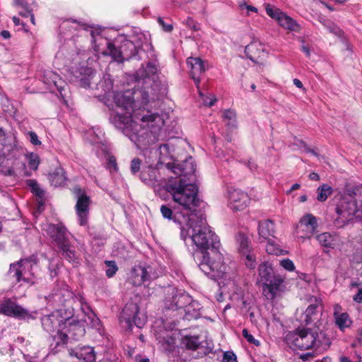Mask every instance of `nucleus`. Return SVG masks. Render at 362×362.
<instances>
[{
	"label": "nucleus",
	"mask_w": 362,
	"mask_h": 362,
	"mask_svg": "<svg viewBox=\"0 0 362 362\" xmlns=\"http://www.w3.org/2000/svg\"><path fill=\"white\" fill-rule=\"evenodd\" d=\"M221 247L218 236L211 226L205 225V264L209 269V272L205 270V274L211 278L222 277L226 273L227 265Z\"/></svg>",
	"instance_id": "obj_4"
},
{
	"label": "nucleus",
	"mask_w": 362,
	"mask_h": 362,
	"mask_svg": "<svg viewBox=\"0 0 362 362\" xmlns=\"http://www.w3.org/2000/svg\"><path fill=\"white\" fill-rule=\"evenodd\" d=\"M353 300L358 303H362V287L359 288L356 295H354Z\"/></svg>",
	"instance_id": "obj_62"
},
{
	"label": "nucleus",
	"mask_w": 362,
	"mask_h": 362,
	"mask_svg": "<svg viewBox=\"0 0 362 362\" xmlns=\"http://www.w3.org/2000/svg\"><path fill=\"white\" fill-rule=\"evenodd\" d=\"M323 25L329 33L339 37H341L343 36L344 32L342 30L334 23L329 21H324Z\"/></svg>",
	"instance_id": "obj_43"
},
{
	"label": "nucleus",
	"mask_w": 362,
	"mask_h": 362,
	"mask_svg": "<svg viewBox=\"0 0 362 362\" xmlns=\"http://www.w3.org/2000/svg\"><path fill=\"white\" fill-rule=\"evenodd\" d=\"M235 240L240 254L245 253L248 250L253 249L249 238L242 231H239L235 234Z\"/></svg>",
	"instance_id": "obj_31"
},
{
	"label": "nucleus",
	"mask_w": 362,
	"mask_h": 362,
	"mask_svg": "<svg viewBox=\"0 0 362 362\" xmlns=\"http://www.w3.org/2000/svg\"><path fill=\"white\" fill-rule=\"evenodd\" d=\"M16 4L25 9L28 13H30V8L28 4L25 0H16Z\"/></svg>",
	"instance_id": "obj_59"
},
{
	"label": "nucleus",
	"mask_w": 362,
	"mask_h": 362,
	"mask_svg": "<svg viewBox=\"0 0 362 362\" xmlns=\"http://www.w3.org/2000/svg\"><path fill=\"white\" fill-rule=\"evenodd\" d=\"M206 99L209 100L207 102L205 99V106L207 105L209 107L213 106L216 102L217 101V98L214 95L210 94L206 97Z\"/></svg>",
	"instance_id": "obj_58"
},
{
	"label": "nucleus",
	"mask_w": 362,
	"mask_h": 362,
	"mask_svg": "<svg viewBox=\"0 0 362 362\" xmlns=\"http://www.w3.org/2000/svg\"><path fill=\"white\" fill-rule=\"evenodd\" d=\"M173 196L175 202L179 204L185 209L194 211L199 204L197 198L198 189L188 179H175L168 182L165 189Z\"/></svg>",
	"instance_id": "obj_6"
},
{
	"label": "nucleus",
	"mask_w": 362,
	"mask_h": 362,
	"mask_svg": "<svg viewBox=\"0 0 362 362\" xmlns=\"http://www.w3.org/2000/svg\"><path fill=\"white\" fill-rule=\"evenodd\" d=\"M69 351L71 356L76 357L80 362H95V352L92 346H78Z\"/></svg>",
	"instance_id": "obj_23"
},
{
	"label": "nucleus",
	"mask_w": 362,
	"mask_h": 362,
	"mask_svg": "<svg viewBox=\"0 0 362 362\" xmlns=\"http://www.w3.org/2000/svg\"><path fill=\"white\" fill-rule=\"evenodd\" d=\"M107 49L110 55L118 62L128 61L132 58L139 59L141 42L137 37H134V40L124 39L119 45L109 42Z\"/></svg>",
	"instance_id": "obj_9"
},
{
	"label": "nucleus",
	"mask_w": 362,
	"mask_h": 362,
	"mask_svg": "<svg viewBox=\"0 0 362 362\" xmlns=\"http://www.w3.org/2000/svg\"><path fill=\"white\" fill-rule=\"evenodd\" d=\"M62 252V256L66 259L69 262H74L76 261L75 252L70 249L69 242L66 243L65 245L59 247Z\"/></svg>",
	"instance_id": "obj_39"
},
{
	"label": "nucleus",
	"mask_w": 362,
	"mask_h": 362,
	"mask_svg": "<svg viewBox=\"0 0 362 362\" xmlns=\"http://www.w3.org/2000/svg\"><path fill=\"white\" fill-rule=\"evenodd\" d=\"M66 180L67 178L64 170L61 167L56 168L55 170L49 175L50 183L55 187L64 185Z\"/></svg>",
	"instance_id": "obj_33"
},
{
	"label": "nucleus",
	"mask_w": 362,
	"mask_h": 362,
	"mask_svg": "<svg viewBox=\"0 0 362 362\" xmlns=\"http://www.w3.org/2000/svg\"><path fill=\"white\" fill-rule=\"evenodd\" d=\"M136 83L134 92H117L114 95V102L118 108L132 114L136 100L146 105L151 100H159L168 93L167 85L158 77V69L152 62L142 65L134 74Z\"/></svg>",
	"instance_id": "obj_1"
},
{
	"label": "nucleus",
	"mask_w": 362,
	"mask_h": 362,
	"mask_svg": "<svg viewBox=\"0 0 362 362\" xmlns=\"http://www.w3.org/2000/svg\"><path fill=\"white\" fill-rule=\"evenodd\" d=\"M107 168L110 170V173L117 172L118 167L116 161V158L114 156H110L108 159Z\"/></svg>",
	"instance_id": "obj_52"
},
{
	"label": "nucleus",
	"mask_w": 362,
	"mask_h": 362,
	"mask_svg": "<svg viewBox=\"0 0 362 362\" xmlns=\"http://www.w3.org/2000/svg\"><path fill=\"white\" fill-rule=\"evenodd\" d=\"M316 239L321 246L329 248H333L337 240L335 235L327 232L318 234L316 236Z\"/></svg>",
	"instance_id": "obj_34"
},
{
	"label": "nucleus",
	"mask_w": 362,
	"mask_h": 362,
	"mask_svg": "<svg viewBox=\"0 0 362 362\" xmlns=\"http://www.w3.org/2000/svg\"><path fill=\"white\" fill-rule=\"evenodd\" d=\"M280 265L288 272H292L295 269L293 262L289 259H284L281 260Z\"/></svg>",
	"instance_id": "obj_51"
},
{
	"label": "nucleus",
	"mask_w": 362,
	"mask_h": 362,
	"mask_svg": "<svg viewBox=\"0 0 362 362\" xmlns=\"http://www.w3.org/2000/svg\"><path fill=\"white\" fill-rule=\"evenodd\" d=\"M359 189L356 186L346 185L344 190V194L341 197H351L353 199H358V192Z\"/></svg>",
	"instance_id": "obj_44"
},
{
	"label": "nucleus",
	"mask_w": 362,
	"mask_h": 362,
	"mask_svg": "<svg viewBox=\"0 0 362 362\" xmlns=\"http://www.w3.org/2000/svg\"><path fill=\"white\" fill-rule=\"evenodd\" d=\"M0 314L25 320L32 317L30 313L22 305H19L16 299L4 298L0 301Z\"/></svg>",
	"instance_id": "obj_12"
},
{
	"label": "nucleus",
	"mask_w": 362,
	"mask_h": 362,
	"mask_svg": "<svg viewBox=\"0 0 362 362\" xmlns=\"http://www.w3.org/2000/svg\"><path fill=\"white\" fill-rule=\"evenodd\" d=\"M160 154L163 157H167L170 155V146L168 144H163L159 146Z\"/></svg>",
	"instance_id": "obj_54"
},
{
	"label": "nucleus",
	"mask_w": 362,
	"mask_h": 362,
	"mask_svg": "<svg viewBox=\"0 0 362 362\" xmlns=\"http://www.w3.org/2000/svg\"><path fill=\"white\" fill-rule=\"evenodd\" d=\"M243 336L247 340L250 344H255L256 346H259L260 345V342L255 339L254 337L249 333L247 329H243Z\"/></svg>",
	"instance_id": "obj_50"
},
{
	"label": "nucleus",
	"mask_w": 362,
	"mask_h": 362,
	"mask_svg": "<svg viewBox=\"0 0 362 362\" xmlns=\"http://www.w3.org/2000/svg\"><path fill=\"white\" fill-rule=\"evenodd\" d=\"M73 191L77 198L76 210L79 218V223L81 226H84L87 223L90 197L85 194L83 189L78 186L75 187Z\"/></svg>",
	"instance_id": "obj_16"
},
{
	"label": "nucleus",
	"mask_w": 362,
	"mask_h": 362,
	"mask_svg": "<svg viewBox=\"0 0 362 362\" xmlns=\"http://www.w3.org/2000/svg\"><path fill=\"white\" fill-rule=\"evenodd\" d=\"M240 255L245 257V264L247 268L254 269L256 267V255L254 253L253 249L248 250L245 253H240Z\"/></svg>",
	"instance_id": "obj_40"
},
{
	"label": "nucleus",
	"mask_w": 362,
	"mask_h": 362,
	"mask_svg": "<svg viewBox=\"0 0 362 362\" xmlns=\"http://www.w3.org/2000/svg\"><path fill=\"white\" fill-rule=\"evenodd\" d=\"M167 167L178 176L176 179L185 178L192 181L188 176H193L195 172V165L192 157L181 163H169L167 164Z\"/></svg>",
	"instance_id": "obj_17"
},
{
	"label": "nucleus",
	"mask_w": 362,
	"mask_h": 362,
	"mask_svg": "<svg viewBox=\"0 0 362 362\" xmlns=\"http://www.w3.org/2000/svg\"><path fill=\"white\" fill-rule=\"evenodd\" d=\"M140 180L146 185L151 186L154 191H158L162 188L166 189L168 183L164 177H161L158 169L152 167L151 165L144 166L139 175Z\"/></svg>",
	"instance_id": "obj_13"
},
{
	"label": "nucleus",
	"mask_w": 362,
	"mask_h": 362,
	"mask_svg": "<svg viewBox=\"0 0 362 362\" xmlns=\"http://www.w3.org/2000/svg\"><path fill=\"white\" fill-rule=\"evenodd\" d=\"M151 267H144L142 266L134 267L130 272L129 280L130 283L135 286H139L144 282L150 279Z\"/></svg>",
	"instance_id": "obj_24"
},
{
	"label": "nucleus",
	"mask_w": 362,
	"mask_h": 362,
	"mask_svg": "<svg viewBox=\"0 0 362 362\" xmlns=\"http://www.w3.org/2000/svg\"><path fill=\"white\" fill-rule=\"evenodd\" d=\"M259 283L263 285V292L267 298L273 299L279 291L283 282L279 275H275L272 265L269 262H264L258 267Z\"/></svg>",
	"instance_id": "obj_8"
},
{
	"label": "nucleus",
	"mask_w": 362,
	"mask_h": 362,
	"mask_svg": "<svg viewBox=\"0 0 362 362\" xmlns=\"http://www.w3.org/2000/svg\"><path fill=\"white\" fill-rule=\"evenodd\" d=\"M60 296V301L64 305H71L72 302H75L76 300L81 301L82 300L81 297L76 296L74 293L68 289L62 290L59 294Z\"/></svg>",
	"instance_id": "obj_35"
},
{
	"label": "nucleus",
	"mask_w": 362,
	"mask_h": 362,
	"mask_svg": "<svg viewBox=\"0 0 362 362\" xmlns=\"http://www.w3.org/2000/svg\"><path fill=\"white\" fill-rule=\"evenodd\" d=\"M317 307L318 303L311 304L308 307V308L306 309L303 314V321L306 324H310L316 319L315 316L317 315Z\"/></svg>",
	"instance_id": "obj_36"
},
{
	"label": "nucleus",
	"mask_w": 362,
	"mask_h": 362,
	"mask_svg": "<svg viewBox=\"0 0 362 362\" xmlns=\"http://www.w3.org/2000/svg\"><path fill=\"white\" fill-rule=\"evenodd\" d=\"M187 64L190 67V75L197 86L199 94L200 96H203L204 94L200 88V82L204 71V62L200 57H188L187 59Z\"/></svg>",
	"instance_id": "obj_20"
},
{
	"label": "nucleus",
	"mask_w": 362,
	"mask_h": 362,
	"mask_svg": "<svg viewBox=\"0 0 362 362\" xmlns=\"http://www.w3.org/2000/svg\"><path fill=\"white\" fill-rule=\"evenodd\" d=\"M27 185L30 188L31 192L37 197L38 210L40 211L44 205L45 190L42 189L35 180H28Z\"/></svg>",
	"instance_id": "obj_32"
},
{
	"label": "nucleus",
	"mask_w": 362,
	"mask_h": 362,
	"mask_svg": "<svg viewBox=\"0 0 362 362\" xmlns=\"http://www.w3.org/2000/svg\"><path fill=\"white\" fill-rule=\"evenodd\" d=\"M71 317H74L72 307L58 309L49 315H43L41 318L42 326L45 331L53 332L57 330L50 344V349L54 354L57 353L67 342V334L63 333L62 330L65 320H68Z\"/></svg>",
	"instance_id": "obj_5"
},
{
	"label": "nucleus",
	"mask_w": 362,
	"mask_h": 362,
	"mask_svg": "<svg viewBox=\"0 0 362 362\" xmlns=\"http://www.w3.org/2000/svg\"><path fill=\"white\" fill-rule=\"evenodd\" d=\"M4 138H5L4 132L3 131V129L1 128H0V153L1 152V151L3 149Z\"/></svg>",
	"instance_id": "obj_63"
},
{
	"label": "nucleus",
	"mask_w": 362,
	"mask_h": 362,
	"mask_svg": "<svg viewBox=\"0 0 362 362\" xmlns=\"http://www.w3.org/2000/svg\"><path fill=\"white\" fill-rule=\"evenodd\" d=\"M97 89H99V87L103 89L105 93L110 92L113 87V82L110 79V76H105L103 79L100 81L98 83H96Z\"/></svg>",
	"instance_id": "obj_41"
},
{
	"label": "nucleus",
	"mask_w": 362,
	"mask_h": 362,
	"mask_svg": "<svg viewBox=\"0 0 362 362\" xmlns=\"http://www.w3.org/2000/svg\"><path fill=\"white\" fill-rule=\"evenodd\" d=\"M172 300H166L165 308L173 310H183L185 313L189 312V305L192 303L191 296L185 292L181 291H177L175 289L172 290Z\"/></svg>",
	"instance_id": "obj_15"
},
{
	"label": "nucleus",
	"mask_w": 362,
	"mask_h": 362,
	"mask_svg": "<svg viewBox=\"0 0 362 362\" xmlns=\"http://www.w3.org/2000/svg\"><path fill=\"white\" fill-rule=\"evenodd\" d=\"M80 83H81V86L84 88L88 87V88H93V87H92L93 82H91L89 78H81L80 80Z\"/></svg>",
	"instance_id": "obj_61"
},
{
	"label": "nucleus",
	"mask_w": 362,
	"mask_h": 362,
	"mask_svg": "<svg viewBox=\"0 0 362 362\" xmlns=\"http://www.w3.org/2000/svg\"><path fill=\"white\" fill-rule=\"evenodd\" d=\"M160 213L163 218H167L168 220L173 219V210L167 205H162L160 206Z\"/></svg>",
	"instance_id": "obj_48"
},
{
	"label": "nucleus",
	"mask_w": 362,
	"mask_h": 362,
	"mask_svg": "<svg viewBox=\"0 0 362 362\" xmlns=\"http://www.w3.org/2000/svg\"><path fill=\"white\" fill-rule=\"evenodd\" d=\"M110 120L137 146L155 143L156 137L153 132L160 130L165 124L163 115L149 111L146 113L134 112L133 115L116 111L112 113Z\"/></svg>",
	"instance_id": "obj_2"
},
{
	"label": "nucleus",
	"mask_w": 362,
	"mask_h": 362,
	"mask_svg": "<svg viewBox=\"0 0 362 362\" xmlns=\"http://www.w3.org/2000/svg\"><path fill=\"white\" fill-rule=\"evenodd\" d=\"M337 216L334 223L337 228H343L352 221L354 217L362 218V200L351 197H340L335 205Z\"/></svg>",
	"instance_id": "obj_7"
},
{
	"label": "nucleus",
	"mask_w": 362,
	"mask_h": 362,
	"mask_svg": "<svg viewBox=\"0 0 362 362\" xmlns=\"http://www.w3.org/2000/svg\"><path fill=\"white\" fill-rule=\"evenodd\" d=\"M300 144L303 145V149L305 152L307 153H311L313 155H314L315 156L317 157V158H320V155L314 150V149H311L310 148L308 145L306 144L305 142L304 141H300Z\"/></svg>",
	"instance_id": "obj_60"
},
{
	"label": "nucleus",
	"mask_w": 362,
	"mask_h": 362,
	"mask_svg": "<svg viewBox=\"0 0 362 362\" xmlns=\"http://www.w3.org/2000/svg\"><path fill=\"white\" fill-rule=\"evenodd\" d=\"M119 322L121 325L128 330H132L134 326L142 328L146 322V317L139 312V308L135 303H127L122 309Z\"/></svg>",
	"instance_id": "obj_11"
},
{
	"label": "nucleus",
	"mask_w": 362,
	"mask_h": 362,
	"mask_svg": "<svg viewBox=\"0 0 362 362\" xmlns=\"http://www.w3.org/2000/svg\"><path fill=\"white\" fill-rule=\"evenodd\" d=\"M266 251L269 255H281L284 254V250L272 240H268Z\"/></svg>",
	"instance_id": "obj_42"
},
{
	"label": "nucleus",
	"mask_w": 362,
	"mask_h": 362,
	"mask_svg": "<svg viewBox=\"0 0 362 362\" xmlns=\"http://www.w3.org/2000/svg\"><path fill=\"white\" fill-rule=\"evenodd\" d=\"M249 201L247 194L241 190L233 189L228 192V206L234 211L245 209Z\"/></svg>",
	"instance_id": "obj_19"
},
{
	"label": "nucleus",
	"mask_w": 362,
	"mask_h": 362,
	"mask_svg": "<svg viewBox=\"0 0 362 362\" xmlns=\"http://www.w3.org/2000/svg\"><path fill=\"white\" fill-rule=\"evenodd\" d=\"M228 269L227 268L226 273L222 277L211 278V276L207 275L210 279L217 281L219 290L221 291L216 296L218 302H222L223 300V294L229 293L231 288L234 287V281L230 280V277L228 276Z\"/></svg>",
	"instance_id": "obj_27"
},
{
	"label": "nucleus",
	"mask_w": 362,
	"mask_h": 362,
	"mask_svg": "<svg viewBox=\"0 0 362 362\" xmlns=\"http://www.w3.org/2000/svg\"><path fill=\"white\" fill-rule=\"evenodd\" d=\"M47 232L50 238L57 243L58 247L64 246L66 243L69 242L66 228L61 223L49 224Z\"/></svg>",
	"instance_id": "obj_21"
},
{
	"label": "nucleus",
	"mask_w": 362,
	"mask_h": 362,
	"mask_svg": "<svg viewBox=\"0 0 362 362\" xmlns=\"http://www.w3.org/2000/svg\"><path fill=\"white\" fill-rule=\"evenodd\" d=\"M141 160L139 158H134L131 161L130 170L132 174L136 175L141 170Z\"/></svg>",
	"instance_id": "obj_47"
},
{
	"label": "nucleus",
	"mask_w": 362,
	"mask_h": 362,
	"mask_svg": "<svg viewBox=\"0 0 362 362\" xmlns=\"http://www.w3.org/2000/svg\"><path fill=\"white\" fill-rule=\"evenodd\" d=\"M107 269L105 270L106 276L109 278L112 277L117 271L118 267L115 261H105Z\"/></svg>",
	"instance_id": "obj_45"
},
{
	"label": "nucleus",
	"mask_w": 362,
	"mask_h": 362,
	"mask_svg": "<svg viewBox=\"0 0 362 362\" xmlns=\"http://www.w3.org/2000/svg\"><path fill=\"white\" fill-rule=\"evenodd\" d=\"M58 274V263L45 254H42L41 258L35 255L21 258L11 264L8 271V275L16 282L23 281L29 287L53 281Z\"/></svg>",
	"instance_id": "obj_3"
},
{
	"label": "nucleus",
	"mask_w": 362,
	"mask_h": 362,
	"mask_svg": "<svg viewBox=\"0 0 362 362\" xmlns=\"http://www.w3.org/2000/svg\"><path fill=\"white\" fill-rule=\"evenodd\" d=\"M47 75L49 76V78L51 79V81H48L47 83H49V84H51V83H53L54 85L58 88L59 91L62 94L63 88L62 87H59L57 85V78H58V76L56 75L55 74L52 73V72H48Z\"/></svg>",
	"instance_id": "obj_55"
},
{
	"label": "nucleus",
	"mask_w": 362,
	"mask_h": 362,
	"mask_svg": "<svg viewBox=\"0 0 362 362\" xmlns=\"http://www.w3.org/2000/svg\"><path fill=\"white\" fill-rule=\"evenodd\" d=\"M308 177H309L310 180H320L319 175L315 172L310 173Z\"/></svg>",
	"instance_id": "obj_64"
},
{
	"label": "nucleus",
	"mask_w": 362,
	"mask_h": 362,
	"mask_svg": "<svg viewBox=\"0 0 362 362\" xmlns=\"http://www.w3.org/2000/svg\"><path fill=\"white\" fill-rule=\"evenodd\" d=\"M265 9L267 14L272 18L276 20L280 26L291 31H298L299 30V25L296 21L287 16L279 8L271 6L270 4H267Z\"/></svg>",
	"instance_id": "obj_14"
},
{
	"label": "nucleus",
	"mask_w": 362,
	"mask_h": 362,
	"mask_svg": "<svg viewBox=\"0 0 362 362\" xmlns=\"http://www.w3.org/2000/svg\"><path fill=\"white\" fill-rule=\"evenodd\" d=\"M332 188L327 184H323L317 189V199L319 202H325L332 193Z\"/></svg>",
	"instance_id": "obj_37"
},
{
	"label": "nucleus",
	"mask_w": 362,
	"mask_h": 362,
	"mask_svg": "<svg viewBox=\"0 0 362 362\" xmlns=\"http://www.w3.org/2000/svg\"><path fill=\"white\" fill-rule=\"evenodd\" d=\"M65 321L63 330H65L64 333H66L68 337L69 335L73 339L78 340L85 334L86 330L83 322L73 317Z\"/></svg>",
	"instance_id": "obj_22"
},
{
	"label": "nucleus",
	"mask_w": 362,
	"mask_h": 362,
	"mask_svg": "<svg viewBox=\"0 0 362 362\" xmlns=\"http://www.w3.org/2000/svg\"><path fill=\"white\" fill-rule=\"evenodd\" d=\"M240 8L242 11L246 10L247 14L249 15L250 11L257 13V8L255 6L247 5L245 3H241L240 4Z\"/></svg>",
	"instance_id": "obj_56"
},
{
	"label": "nucleus",
	"mask_w": 362,
	"mask_h": 362,
	"mask_svg": "<svg viewBox=\"0 0 362 362\" xmlns=\"http://www.w3.org/2000/svg\"><path fill=\"white\" fill-rule=\"evenodd\" d=\"M29 137H30V141L33 145H40L41 144L40 141L38 139V136L36 134V133L33 132H30L28 133Z\"/></svg>",
	"instance_id": "obj_57"
},
{
	"label": "nucleus",
	"mask_w": 362,
	"mask_h": 362,
	"mask_svg": "<svg viewBox=\"0 0 362 362\" xmlns=\"http://www.w3.org/2000/svg\"><path fill=\"white\" fill-rule=\"evenodd\" d=\"M258 233L259 238L263 240H269L270 237H274L275 229L274 222L269 219L259 222Z\"/></svg>",
	"instance_id": "obj_30"
},
{
	"label": "nucleus",
	"mask_w": 362,
	"mask_h": 362,
	"mask_svg": "<svg viewBox=\"0 0 362 362\" xmlns=\"http://www.w3.org/2000/svg\"><path fill=\"white\" fill-rule=\"evenodd\" d=\"M182 344L188 349L195 350L200 344L197 336H185L182 339Z\"/></svg>",
	"instance_id": "obj_38"
},
{
	"label": "nucleus",
	"mask_w": 362,
	"mask_h": 362,
	"mask_svg": "<svg viewBox=\"0 0 362 362\" xmlns=\"http://www.w3.org/2000/svg\"><path fill=\"white\" fill-rule=\"evenodd\" d=\"M323 337V334L317 330L298 329L296 332L289 334L287 339L293 346L303 350L319 347L321 344V338Z\"/></svg>",
	"instance_id": "obj_10"
},
{
	"label": "nucleus",
	"mask_w": 362,
	"mask_h": 362,
	"mask_svg": "<svg viewBox=\"0 0 362 362\" xmlns=\"http://www.w3.org/2000/svg\"><path fill=\"white\" fill-rule=\"evenodd\" d=\"M192 240L194 245L197 247V250L194 252V255L197 256L199 253L202 258L204 259V231L201 226L195 227L192 229V234L191 235ZM204 259H202L199 263V267L201 269Z\"/></svg>",
	"instance_id": "obj_28"
},
{
	"label": "nucleus",
	"mask_w": 362,
	"mask_h": 362,
	"mask_svg": "<svg viewBox=\"0 0 362 362\" xmlns=\"http://www.w3.org/2000/svg\"><path fill=\"white\" fill-rule=\"evenodd\" d=\"M318 227L317 220L315 216L311 214H306L299 221L298 224V233L301 238H310Z\"/></svg>",
	"instance_id": "obj_18"
},
{
	"label": "nucleus",
	"mask_w": 362,
	"mask_h": 362,
	"mask_svg": "<svg viewBox=\"0 0 362 362\" xmlns=\"http://www.w3.org/2000/svg\"><path fill=\"white\" fill-rule=\"evenodd\" d=\"M341 308L339 305H334V317L335 323L341 331L351 326L352 321L346 313H340Z\"/></svg>",
	"instance_id": "obj_29"
},
{
	"label": "nucleus",
	"mask_w": 362,
	"mask_h": 362,
	"mask_svg": "<svg viewBox=\"0 0 362 362\" xmlns=\"http://www.w3.org/2000/svg\"><path fill=\"white\" fill-rule=\"evenodd\" d=\"M222 119L228 131L226 139L228 141L230 142L232 141V137L229 133L236 130L238 126L237 113L233 109L223 110Z\"/></svg>",
	"instance_id": "obj_25"
},
{
	"label": "nucleus",
	"mask_w": 362,
	"mask_h": 362,
	"mask_svg": "<svg viewBox=\"0 0 362 362\" xmlns=\"http://www.w3.org/2000/svg\"><path fill=\"white\" fill-rule=\"evenodd\" d=\"M245 52L251 61L257 63L267 56L264 45L257 41L252 42L247 45Z\"/></svg>",
	"instance_id": "obj_26"
},
{
	"label": "nucleus",
	"mask_w": 362,
	"mask_h": 362,
	"mask_svg": "<svg viewBox=\"0 0 362 362\" xmlns=\"http://www.w3.org/2000/svg\"><path fill=\"white\" fill-rule=\"evenodd\" d=\"M158 23L165 32L170 33L173 30V25L170 23H165L161 17L158 18Z\"/></svg>",
	"instance_id": "obj_53"
},
{
	"label": "nucleus",
	"mask_w": 362,
	"mask_h": 362,
	"mask_svg": "<svg viewBox=\"0 0 362 362\" xmlns=\"http://www.w3.org/2000/svg\"><path fill=\"white\" fill-rule=\"evenodd\" d=\"M28 159L30 168L36 170L40 163L39 156L36 153H31L28 156Z\"/></svg>",
	"instance_id": "obj_46"
},
{
	"label": "nucleus",
	"mask_w": 362,
	"mask_h": 362,
	"mask_svg": "<svg viewBox=\"0 0 362 362\" xmlns=\"http://www.w3.org/2000/svg\"><path fill=\"white\" fill-rule=\"evenodd\" d=\"M222 362H237L236 355L233 351H226L223 353Z\"/></svg>",
	"instance_id": "obj_49"
}]
</instances>
